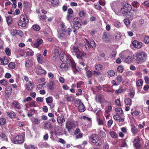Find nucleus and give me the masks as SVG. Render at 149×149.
<instances>
[{
	"label": "nucleus",
	"mask_w": 149,
	"mask_h": 149,
	"mask_svg": "<svg viewBox=\"0 0 149 149\" xmlns=\"http://www.w3.org/2000/svg\"><path fill=\"white\" fill-rule=\"evenodd\" d=\"M144 79L145 83L149 84V77L147 76H146L144 77Z\"/></svg>",
	"instance_id": "nucleus-64"
},
{
	"label": "nucleus",
	"mask_w": 149,
	"mask_h": 149,
	"mask_svg": "<svg viewBox=\"0 0 149 149\" xmlns=\"http://www.w3.org/2000/svg\"><path fill=\"white\" fill-rule=\"evenodd\" d=\"M0 138L3 141H8V138L7 136L3 133H0Z\"/></svg>",
	"instance_id": "nucleus-25"
},
{
	"label": "nucleus",
	"mask_w": 149,
	"mask_h": 149,
	"mask_svg": "<svg viewBox=\"0 0 149 149\" xmlns=\"http://www.w3.org/2000/svg\"><path fill=\"white\" fill-rule=\"evenodd\" d=\"M92 142L96 146H100L102 144L101 138L96 134L93 135L90 137Z\"/></svg>",
	"instance_id": "nucleus-4"
},
{
	"label": "nucleus",
	"mask_w": 149,
	"mask_h": 149,
	"mask_svg": "<svg viewBox=\"0 0 149 149\" xmlns=\"http://www.w3.org/2000/svg\"><path fill=\"white\" fill-rule=\"evenodd\" d=\"M6 122V120L5 118H0V125H3Z\"/></svg>",
	"instance_id": "nucleus-44"
},
{
	"label": "nucleus",
	"mask_w": 149,
	"mask_h": 149,
	"mask_svg": "<svg viewBox=\"0 0 149 149\" xmlns=\"http://www.w3.org/2000/svg\"><path fill=\"white\" fill-rule=\"evenodd\" d=\"M99 136L102 138L105 137L106 134L104 132L100 130L99 134Z\"/></svg>",
	"instance_id": "nucleus-46"
},
{
	"label": "nucleus",
	"mask_w": 149,
	"mask_h": 149,
	"mask_svg": "<svg viewBox=\"0 0 149 149\" xmlns=\"http://www.w3.org/2000/svg\"><path fill=\"white\" fill-rule=\"evenodd\" d=\"M45 126L48 129H51L52 126L51 123H45Z\"/></svg>",
	"instance_id": "nucleus-54"
},
{
	"label": "nucleus",
	"mask_w": 149,
	"mask_h": 149,
	"mask_svg": "<svg viewBox=\"0 0 149 149\" xmlns=\"http://www.w3.org/2000/svg\"><path fill=\"white\" fill-rule=\"evenodd\" d=\"M132 44L134 47H141L143 46L142 42H139L136 40H134L132 42Z\"/></svg>",
	"instance_id": "nucleus-21"
},
{
	"label": "nucleus",
	"mask_w": 149,
	"mask_h": 149,
	"mask_svg": "<svg viewBox=\"0 0 149 149\" xmlns=\"http://www.w3.org/2000/svg\"><path fill=\"white\" fill-rule=\"evenodd\" d=\"M9 62V60L7 57L4 56L3 58V62L2 65H5L7 64Z\"/></svg>",
	"instance_id": "nucleus-42"
},
{
	"label": "nucleus",
	"mask_w": 149,
	"mask_h": 149,
	"mask_svg": "<svg viewBox=\"0 0 149 149\" xmlns=\"http://www.w3.org/2000/svg\"><path fill=\"white\" fill-rule=\"evenodd\" d=\"M7 115L10 118H15L16 116V114L13 111H11L10 112H7Z\"/></svg>",
	"instance_id": "nucleus-27"
},
{
	"label": "nucleus",
	"mask_w": 149,
	"mask_h": 149,
	"mask_svg": "<svg viewBox=\"0 0 149 149\" xmlns=\"http://www.w3.org/2000/svg\"><path fill=\"white\" fill-rule=\"evenodd\" d=\"M0 83L3 85L6 86L7 85L8 82L4 79H2L0 81Z\"/></svg>",
	"instance_id": "nucleus-60"
},
{
	"label": "nucleus",
	"mask_w": 149,
	"mask_h": 149,
	"mask_svg": "<svg viewBox=\"0 0 149 149\" xmlns=\"http://www.w3.org/2000/svg\"><path fill=\"white\" fill-rule=\"evenodd\" d=\"M117 71L118 72L122 73L123 71V68L121 65H119L117 68Z\"/></svg>",
	"instance_id": "nucleus-53"
},
{
	"label": "nucleus",
	"mask_w": 149,
	"mask_h": 149,
	"mask_svg": "<svg viewBox=\"0 0 149 149\" xmlns=\"http://www.w3.org/2000/svg\"><path fill=\"white\" fill-rule=\"evenodd\" d=\"M15 52L17 55H19L21 56H23L25 53L24 50L19 47L16 48Z\"/></svg>",
	"instance_id": "nucleus-14"
},
{
	"label": "nucleus",
	"mask_w": 149,
	"mask_h": 149,
	"mask_svg": "<svg viewBox=\"0 0 149 149\" xmlns=\"http://www.w3.org/2000/svg\"><path fill=\"white\" fill-rule=\"evenodd\" d=\"M33 84L29 82V83L26 84V88L28 90L30 91L33 89Z\"/></svg>",
	"instance_id": "nucleus-22"
},
{
	"label": "nucleus",
	"mask_w": 149,
	"mask_h": 149,
	"mask_svg": "<svg viewBox=\"0 0 149 149\" xmlns=\"http://www.w3.org/2000/svg\"><path fill=\"white\" fill-rule=\"evenodd\" d=\"M134 60L133 57L132 56H129L127 57H125L124 61L127 63H131Z\"/></svg>",
	"instance_id": "nucleus-23"
},
{
	"label": "nucleus",
	"mask_w": 149,
	"mask_h": 149,
	"mask_svg": "<svg viewBox=\"0 0 149 149\" xmlns=\"http://www.w3.org/2000/svg\"><path fill=\"white\" fill-rule=\"evenodd\" d=\"M70 62L71 67L73 71L74 74H76L79 72V71L77 70L76 67V65L74 60L72 59H70Z\"/></svg>",
	"instance_id": "nucleus-9"
},
{
	"label": "nucleus",
	"mask_w": 149,
	"mask_h": 149,
	"mask_svg": "<svg viewBox=\"0 0 149 149\" xmlns=\"http://www.w3.org/2000/svg\"><path fill=\"white\" fill-rule=\"evenodd\" d=\"M43 32H44L45 34L47 35H51L52 33L51 29H50V27L48 26L43 31Z\"/></svg>",
	"instance_id": "nucleus-30"
},
{
	"label": "nucleus",
	"mask_w": 149,
	"mask_h": 149,
	"mask_svg": "<svg viewBox=\"0 0 149 149\" xmlns=\"http://www.w3.org/2000/svg\"><path fill=\"white\" fill-rule=\"evenodd\" d=\"M7 23L8 25H10L12 23V18L11 17H8L6 18Z\"/></svg>",
	"instance_id": "nucleus-48"
},
{
	"label": "nucleus",
	"mask_w": 149,
	"mask_h": 149,
	"mask_svg": "<svg viewBox=\"0 0 149 149\" xmlns=\"http://www.w3.org/2000/svg\"><path fill=\"white\" fill-rule=\"evenodd\" d=\"M78 110L79 111L81 112H84L86 110L84 106L83 103L79 105Z\"/></svg>",
	"instance_id": "nucleus-26"
},
{
	"label": "nucleus",
	"mask_w": 149,
	"mask_h": 149,
	"mask_svg": "<svg viewBox=\"0 0 149 149\" xmlns=\"http://www.w3.org/2000/svg\"><path fill=\"white\" fill-rule=\"evenodd\" d=\"M25 64L26 67H30L32 65V61L29 59H27L25 61Z\"/></svg>",
	"instance_id": "nucleus-29"
},
{
	"label": "nucleus",
	"mask_w": 149,
	"mask_h": 149,
	"mask_svg": "<svg viewBox=\"0 0 149 149\" xmlns=\"http://www.w3.org/2000/svg\"><path fill=\"white\" fill-rule=\"evenodd\" d=\"M65 121L64 117L62 115L59 116L57 118V121L58 123H62L63 121Z\"/></svg>",
	"instance_id": "nucleus-31"
},
{
	"label": "nucleus",
	"mask_w": 149,
	"mask_h": 149,
	"mask_svg": "<svg viewBox=\"0 0 149 149\" xmlns=\"http://www.w3.org/2000/svg\"><path fill=\"white\" fill-rule=\"evenodd\" d=\"M116 79L117 81L120 83L123 80V78L122 76L120 75H118L116 77Z\"/></svg>",
	"instance_id": "nucleus-61"
},
{
	"label": "nucleus",
	"mask_w": 149,
	"mask_h": 149,
	"mask_svg": "<svg viewBox=\"0 0 149 149\" xmlns=\"http://www.w3.org/2000/svg\"><path fill=\"white\" fill-rule=\"evenodd\" d=\"M5 92L7 95H9L11 94L12 92V88L11 86H8L6 87Z\"/></svg>",
	"instance_id": "nucleus-24"
},
{
	"label": "nucleus",
	"mask_w": 149,
	"mask_h": 149,
	"mask_svg": "<svg viewBox=\"0 0 149 149\" xmlns=\"http://www.w3.org/2000/svg\"><path fill=\"white\" fill-rule=\"evenodd\" d=\"M107 74L110 77H112L114 76L115 75V72L114 70H109L107 71Z\"/></svg>",
	"instance_id": "nucleus-40"
},
{
	"label": "nucleus",
	"mask_w": 149,
	"mask_h": 149,
	"mask_svg": "<svg viewBox=\"0 0 149 149\" xmlns=\"http://www.w3.org/2000/svg\"><path fill=\"white\" fill-rule=\"evenodd\" d=\"M74 99L73 97L71 96H68L66 98V100L68 102H72Z\"/></svg>",
	"instance_id": "nucleus-58"
},
{
	"label": "nucleus",
	"mask_w": 149,
	"mask_h": 149,
	"mask_svg": "<svg viewBox=\"0 0 149 149\" xmlns=\"http://www.w3.org/2000/svg\"><path fill=\"white\" fill-rule=\"evenodd\" d=\"M69 64L67 63H63L60 65V67L62 70L67 71L68 69Z\"/></svg>",
	"instance_id": "nucleus-20"
},
{
	"label": "nucleus",
	"mask_w": 149,
	"mask_h": 149,
	"mask_svg": "<svg viewBox=\"0 0 149 149\" xmlns=\"http://www.w3.org/2000/svg\"><path fill=\"white\" fill-rule=\"evenodd\" d=\"M43 40L41 39H38L37 40L36 42L34 43V45L35 47H38L43 43Z\"/></svg>",
	"instance_id": "nucleus-33"
},
{
	"label": "nucleus",
	"mask_w": 149,
	"mask_h": 149,
	"mask_svg": "<svg viewBox=\"0 0 149 149\" xmlns=\"http://www.w3.org/2000/svg\"><path fill=\"white\" fill-rule=\"evenodd\" d=\"M102 65L100 64H96L95 66V68L97 70H100L102 69Z\"/></svg>",
	"instance_id": "nucleus-36"
},
{
	"label": "nucleus",
	"mask_w": 149,
	"mask_h": 149,
	"mask_svg": "<svg viewBox=\"0 0 149 149\" xmlns=\"http://www.w3.org/2000/svg\"><path fill=\"white\" fill-rule=\"evenodd\" d=\"M15 64L14 62H10L8 64V66L9 68L11 69H14L15 68Z\"/></svg>",
	"instance_id": "nucleus-51"
},
{
	"label": "nucleus",
	"mask_w": 149,
	"mask_h": 149,
	"mask_svg": "<svg viewBox=\"0 0 149 149\" xmlns=\"http://www.w3.org/2000/svg\"><path fill=\"white\" fill-rule=\"evenodd\" d=\"M54 82L53 81H50L48 84V87L51 90H53L54 89Z\"/></svg>",
	"instance_id": "nucleus-39"
},
{
	"label": "nucleus",
	"mask_w": 149,
	"mask_h": 149,
	"mask_svg": "<svg viewBox=\"0 0 149 149\" xmlns=\"http://www.w3.org/2000/svg\"><path fill=\"white\" fill-rule=\"evenodd\" d=\"M115 110L117 115H122L123 113V112L122 109L120 107L116 108Z\"/></svg>",
	"instance_id": "nucleus-28"
},
{
	"label": "nucleus",
	"mask_w": 149,
	"mask_h": 149,
	"mask_svg": "<svg viewBox=\"0 0 149 149\" xmlns=\"http://www.w3.org/2000/svg\"><path fill=\"white\" fill-rule=\"evenodd\" d=\"M81 20L79 18L76 17L73 19V27L75 29H79L81 26Z\"/></svg>",
	"instance_id": "nucleus-8"
},
{
	"label": "nucleus",
	"mask_w": 149,
	"mask_h": 149,
	"mask_svg": "<svg viewBox=\"0 0 149 149\" xmlns=\"http://www.w3.org/2000/svg\"><path fill=\"white\" fill-rule=\"evenodd\" d=\"M46 1L49 3V4L51 6L53 7L58 6L60 3L59 0H46Z\"/></svg>",
	"instance_id": "nucleus-10"
},
{
	"label": "nucleus",
	"mask_w": 149,
	"mask_h": 149,
	"mask_svg": "<svg viewBox=\"0 0 149 149\" xmlns=\"http://www.w3.org/2000/svg\"><path fill=\"white\" fill-rule=\"evenodd\" d=\"M109 134L113 138H115L117 137L118 135L114 131L110 132Z\"/></svg>",
	"instance_id": "nucleus-41"
},
{
	"label": "nucleus",
	"mask_w": 149,
	"mask_h": 149,
	"mask_svg": "<svg viewBox=\"0 0 149 149\" xmlns=\"http://www.w3.org/2000/svg\"><path fill=\"white\" fill-rule=\"evenodd\" d=\"M112 109V107L111 106H109L108 107L107 110H106L105 111V112H104L105 114H108L109 113V112H110L111 111Z\"/></svg>",
	"instance_id": "nucleus-56"
},
{
	"label": "nucleus",
	"mask_w": 149,
	"mask_h": 149,
	"mask_svg": "<svg viewBox=\"0 0 149 149\" xmlns=\"http://www.w3.org/2000/svg\"><path fill=\"white\" fill-rule=\"evenodd\" d=\"M120 115L116 114L114 115L113 118L114 119L120 123V122H123L125 120V118H121L120 116Z\"/></svg>",
	"instance_id": "nucleus-15"
},
{
	"label": "nucleus",
	"mask_w": 149,
	"mask_h": 149,
	"mask_svg": "<svg viewBox=\"0 0 149 149\" xmlns=\"http://www.w3.org/2000/svg\"><path fill=\"white\" fill-rule=\"evenodd\" d=\"M143 42L146 44H148L149 43V36H146L143 38Z\"/></svg>",
	"instance_id": "nucleus-50"
},
{
	"label": "nucleus",
	"mask_w": 149,
	"mask_h": 149,
	"mask_svg": "<svg viewBox=\"0 0 149 149\" xmlns=\"http://www.w3.org/2000/svg\"><path fill=\"white\" fill-rule=\"evenodd\" d=\"M147 57V54L145 52H137L136 55L135 60L138 64H141L146 61Z\"/></svg>",
	"instance_id": "nucleus-1"
},
{
	"label": "nucleus",
	"mask_w": 149,
	"mask_h": 149,
	"mask_svg": "<svg viewBox=\"0 0 149 149\" xmlns=\"http://www.w3.org/2000/svg\"><path fill=\"white\" fill-rule=\"evenodd\" d=\"M12 104L15 109H19L21 108V104L17 101H13Z\"/></svg>",
	"instance_id": "nucleus-16"
},
{
	"label": "nucleus",
	"mask_w": 149,
	"mask_h": 149,
	"mask_svg": "<svg viewBox=\"0 0 149 149\" xmlns=\"http://www.w3.org/2000/svg\"><path fill=\"white\" fill-rule=\"evenodd\" d=\"M28 22L29 19L27 15H22L20 17L18 25L19 26L25 27L26 26Z\"/></svg>",
	"instance_id": "nucleus-5"
},
{
	"label": "nucleus",
	"mask_w": 149,
	"mask_h": 149,
	"mask_svg": "<svg viewBox=\"0 0 149 149\" xmlns=\"http://www.w3.org/2000/svg\"><path fill=\"white\" fill-rule=\"evenodd\" d=\"M24 139L23 136L22 135H19L15 136L13 140L14 143L21 144L24 143Z\"/></svg>",
	"instance_id": "nucleus-7"
},
{
	"label": "nucleus",
	"mask_w": 149,
	"mask_h": 149,
	"mask_svg": "<svg viewBox=\"0 0 149 149\" xmlns=\"http://www.w3.org/2000/svg\"><path fill=\"white\" fill-rule=\"evenodd\" d=\"M140 112L137 110H135L134 111H131V114L132 116H136L139 114Z\"/></svg>",
	"instance_id": "nucleus-52"
},
{
	"label": "nucleus",
	"mask_w": 149,
	"mask_h": 149,
	"mask_svg": "<svg viewBox=\"0 0 149 149\" xmlns=\"http://www.w3.org/2000/svg\"><path fill=\"white\" fill-rule=\"evenodd\" d=\"M70 56L63 54H61L60 56V60L63 62H68V60L70 59Z\"/></svg>",
	"instance_id": "nucleus-11"
},
{
	"label": "nucleus",
	"mask_w": 149,
	"mask_h": 149,
	"mask_svg": "<svg viewBox=\"0 0 149 149\" xmlns=\"http://www.w3.org/2000/svg\"><path fill=\"white\" fill-rule=\"evenodd\" d=\"M59 47H55L54 49V51L52 53H53L54 55H58V54H61V53L60 52L58 48Z\"/></svg>",
	"instance_id": "nucleus-37"
},
{
	"label": "nucleus",
	"mask_w": 149,
	"mask_h": 149,
	"mask_svg": "<svg viewBox=\"0 0 149 149\" xmlns=\"http://www.w3.org/2000/svg\"><path fill=\"white\" fill-rule=\"evenodd\" d=\"M72 52L76 55L77 57L79 59H81L84 56V53L81 52L78 47H73L71 50Z\"/></svg>",
	"instance_id": "nucleus-6"
},
{
	"label": "nucleus",
	"mask_w": 149,
	"mask_h": 149,
	"mask_svg": "<svg viewBox=\"0 0 149 149\" xmlns=\"http://www.w3.org/2000/svg\"><path fill=\"white\" fill-rule=\"evenodd\" d=\"M84 41L85 43V47H95L96 46L95 42L93 40L90 41V43L86 38L84 39Z\"/></svg>",
	"instance_id": "nucleus-12"
},
{
	"label": "nucleus",
	"mask_w": 149,
	"mask_h": 149,
	"mask_svg": "<svg viewBox=\"0 0 149 149\" xmlns=\"http://www.w3.org/2000/svg\"><path fill=\"white\" fill-rule=\"evenodd\" d=\"M86 12L83 10H80L79 13V15L81 17H82L86 16Z\"/></svg>",
	"instance_id": "nucleus-38"
},
{
	"label": "nucleus",
	"mask_w": 149,
	"mask_h": 149,
	"mask_svg": "<svg viewBox=\"0 0 149 149\" xmlns=\"http://www.w3.org/2000/svg\"><path fill=\"white\" fill-rule=\"evenodd\" d=\"M26 149H35L34 146L33 145H29L25 146Z\"/></svg>",
	"instance_id": "nucleus-59"
},
{
	"label": "nucleus",
	"mask_w": 149,
	"mask_h": 149,
	"mask_svg": "<svg viewBox=\"0 0 149 149\" xmlns=\"http://www.w3.org/2000/svg\"><path fill=\"white\" fill-rule=\"evenodd\" d=\"M46 101L47 103H50L52 102L53 99L52 97L49 96L46 98Z\"/></svg>",
	"instance_id": "nucleus-47"
},
{
	"label": "nucleus",
	"mask_w": 149,
	"mask_h": 149,
	"mask_svg": "<svg viewBox=\"0 0 149 149\" xmlns=\"http://www.w3.org/2000/svg\"><path fill=\"white\" fill-rule=\"evenodd\" d=\"M66 32L65 29H62L61 32L59 33L58 38L60 39H63L65 36Z\"/></svg>",
	"instance_id": "nucleus-19"
},
{
	"label": "nucleus",
	"mask_w": 149,
	"mask_h": 149,
	"mask_svg": "<svg viewBox=\"0 0 149 149\" xmlns=\"http://www.w3.org/2000/svg\"><path fill=\"white\" fill-rule=\"evenodd\" d=\"M78 123L73 120H68L66 122L65 128L68 132L71 131L74 128L77 126Z\"/></svg>",
	"instance_id": "nucleus-3"
},
{
	"label": "nucleus",
	"mask_w": 149,
	"mask_h": 149,
	"mask_svg": "<svg viewBox=\"0 0 149 149\" xmlns=\"http://www.w3.org/2000/svg\"><path fill=\"white\" fill-rule=\"evenodd\" d=\"M37 59L38 62L42 64L45 63V60L40 54H38L37 56Z\"/></svg>",
	"instance_id": "nucleus-17"
},
{
	"label": "nucleus",
	"mask_w": 149,
	"mask_h": 149,
	"mask_svg": "<svg viewBox=\"0 0 149 149\" xmlns=\"http://www.w3.org/2000/svg\"><path fill=\"white\" fill-rule=\"evenodd\" d=\"M131 10V5L128 3H126L120 11L118 12L115 11V12L116 14L118 16H122L127 14Z\"/></svg>",
	"instance_id": "nucleus-2"
},
{
	"label": "nucleus",
	"mask_w": 149,
	"mask_h": 149,
	"mask_svg": "<svg viewBox=\"0 0 149 149\" xmlns=\"http://www.w3.org/2000/svg\"><path fill=\"white\" fill-rule=\"evenodd\" d=\"M123 22L125 24L126 26L129 25L130 24V20L128 19H124L123 20Z\"/></svg>",
	"instance_id": "nucleus-63"
},
{
	"label": "nucleus",
	"mask_w": 149,
	"mask_h": 149,
	"mask_svg": "<svg viewBox=\"0 0 149 149\" xmlns=\"http://www.w3.org/2000/svg\"><path fill=\"white\" fill-rule=\"evenodd\" d=\"M113 25L117 28H120L122 26L120 22L116 19H114L113 21Z\"/></svg>",
	"instance_id": "nucleus-18"
},
{
	"label": "nucleus",
	"mask_w": 149,
	"mask_h": 149,
	"mask_svg": "<svg viewBox=\"0 0 149 149\" xmlns=\"http://www.w3.org/2000/svg\"><path fill=\"white\" fill-rule=\"evenodd\" d=\"M33 55V52L32 50L31 51H27L26 52V56H32Z\"/></svg>",
	"instance_id": "nucleus-62"
},
{
	"label": "nucleus",
	"mask_w": 149,
	"mask_h": 149,
	"mask_svg": "<svg viewBox=\"0 0 149 149\" xmlns=\"http://www.w3.org/2000/svg\"><path fill=\"white\" fill-rule=\"evenodd\" d=\"M33 29L36 31H38L40 29V27L38 25H34L33 26Z\"/></svg>",
	"instance_id": "nucleus-57"
},
{
	"label": "nucleus",
	"mask_w": 149,
	"mask_h": 149,
	"mask_svg": "<svg viewBox=\"0 0 149 149\" xmlns=\"http://www.w3.org/2000/svg\"><path fill=\"white\" fill-rule=\"evenodd\" d=\"M86 76L88 78H89L91 77L93 75V73L91 71L88 70L86 72Z\"/></svg>",
	"instance_id": "nucleus-45"
},
{
	"label": "nucleus",
	"mask_w": 149,
	"mask_h": 149,
	"mask_svg": "<svg viewBox=\"0 0 149 149\" xmlns=\"http://www.w3.org/2000/svg\"><path fill=\"white\" fill-rule=\"evenodd\" d=\"M124 102L125 105H130L132 103V100L129 98H127L125 99L124 100Z\"/></svg>",
	"instance_id": "nucleus-32"
},
{
	"label": "nucleus",
	"mask_w": 149,
	"mask_h": 149,
	"mask_svg": "<svg viewBox=\"0 0 149 149\" xmlns=\"http://www.w3.org/2000/svg\"><path fill=\"white\" fill-rule=\"evenodd\" d=\"M80 130L77 128L74 132V134L76 135V138L77 139H79L82 138L83 136V134L82 133H81Z\"/></svg>",
	"instance_id": "nucleus-13"
},
{
	"label": "nucleus",
	"mask_w": 149,
	"mask_h": 149,
	"mask_svg": "<svg viewBox=\"0 0 149 149\" xmlns=\"http://www.w3.org/2000/svg\"><path fill=\"white\" fill-rule=\"evenodd\" d=\"M136 85L137 86H141L143 84V81L142 79H139L136 82Z\"/></svg>",
	"instance_id": "nucleus-43"
},
{
	"label": "nucleus",
	"mask_w": 149,
	"mask_h": 149,
	"mask_svg": "<svg viewBox=\"0 0 149 149\" xmlns=\"http://www.w3.org/2000/svg\"><path fill=\"white\" fill-rule=\"evenodd\" d=\"M38 69V74H46V71L42 69L41 67H39Z\"/></svg>",
	"instance_id": "nucleus-34"
},
{
	"label": "nucleus",
	"mask_w": 149,
	"mask_h": 149,
	"mask_svg": "<svg viewBox=\"0 0 149 149\" xmlns=\"http://www.w3.org/2000/svg\"><path fill=\"white\" fill-rule=\"evenodd\" d=\"M5 52L6 54L8 56H10L11 55V51L9 48L8 47L6 48L5 50Z\"/></svg>",
	"instance_id": "nucleus-55"
},
{
	"label": "nucleus",
	"mask_w": 149,
	"mask_h": 149,
	"mask_svg": "<svg viewBox=\"0 0 149 149\" xmlns=\"http://www.w3.org/2000/svg\"><path fill=\"white\" fill-rule=\"evenodd\" d=\"M131 131L133 133L135 134L138 133V131L137 128L134 126L131 128Z\"/></svg>",
	"instance_id": "nucleus-49"
},
{
	"label": "nucleus",
	"mask_w": 149,
	"mask_h": 149,
	"mask_svg": "<svg viewBox=\"0 0 149 149\" xmlns=\"http://www.w3.org/2000/svg\"><path fill=\"white\" fill-rule=\"evenodd\" d=\"M96 99L97 102H101L103 101L104 98L102 95H98L96 97Z\"/></svg>",
	"instance_id": "nucleus-35"
}]
</instances>
